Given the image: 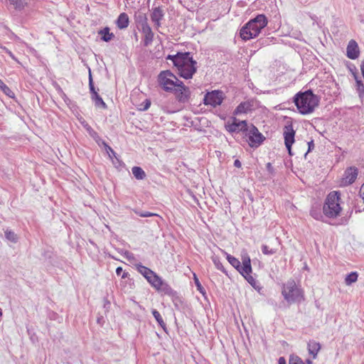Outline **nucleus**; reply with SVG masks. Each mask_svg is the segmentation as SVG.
<instances>
[{
    "label": "nucleus",
    "instance_id": "nucleus-1",
    "mask_svg": "<svg viewBox=\"0 0 364 364\" xmlns=\"http://www.w3.org/2000/svg\"><path fill=\"white\" fill-rule=\"evenodd\" d=\"M161 88L173 94L180 103H188L191 100L190 88L169 70L161 71Z\"/></svg>",
    "mask_w": 364,
    "mask_h": 364
},
{
    "label": "nucleus",
    "instance_id": "nucleus-2",
    "mask_svg": "<svg viewBox=\"0 0 364 364\" xmlns=\"http://www.w3.org/2000/svg\"><path fill=\"white\" fill-rule=\"evenodd\" d=\"M163 55L166 60H170L176 68L178 75L186 80L191 79L197 72V62L193 60L190 52H177L173 55Z\"/></svg>",
    "mask_w": 364,
    "mask_h": 364
},
{
    "label": "nucleus",
    "instance_id": "nucleus-3",
    "mask_svg": "<svg viewBox=\"0 0 364 364\" xmlns=\"http://www.w3.org/2000/svg\"><path fill=\"white\" fill-rule=\"evenodd\" d=\"M294 102L301 114L312 113L319 105L320 98L314 94L311 90L297 92L294 98Z\"/></svg>",
    "mask_w": 364,
    "mask_h": 364
},
{
    "label": "nucleus",
    "instance_id": "nucleus-4",
    "mask_svg": "<svg viewBox=\"0 0 364 364\" xmlns=\"http://www.w3.org/2000/svg\"><path fill=\"white\" fill-rule=\"evenodd\" d=\"M267 23L268 20L264 14H258L242 27L240 35L245 41L254 38L259 35L262 28L267 26Z\"/></svg>",
    "mask_w": 364,
    "mask_h": 364
},
{
    "label": "nucleus",
    "instance_id": "nucleus-5",
    "mask_svg": "<svg viewBox=\"0 0 364 364\" xmlns=\"http://www.w3.org/2000/svg\"><path fill=\"white\" fill-rule=\"evenodd\" d=\"M340 196L341 193L338 191H331L328 194L322 209L326 218H336L340 215L342 210Z\"/></svg>",
    "mask_w": 364,
    "mask_h": 364
},
{
    "label": "nucleus",
    "instance_id": "nucleus-6",
    "mask_svg": "<svg viewBox=\"0 0 364 364\" xmlns=\"http://www.w3.org/2000/svg\"><path fill=\"white\" fill-rule=\"evenodd\" d=\"M282 294L288 303L301 301L304 299L302 290L294 279H289L283 284Z\"/></svg>",
    "mask_w": 364,
    "mask_h": 364
},
{
    "label": "nucleus",
    "instance_id": "nucleus-7",
    "mask_svg": "<svg viewBox=\"0 0 364 364\" xmlns=\"http://www.w3.org/2000/svg\"><path fill=\"white\" fill-rule=\"evenodd\" d=\"M242 137L244 139L245 142L248 143L252 148L258 147L265 139L262 134L260 133L258 129L252 124H249Z\"/></svg>",
    "mask_w": 364,
    "mask_h": 364
},
{
    "label": "nucleus",
    "instance_id": "nucleus-8",
    "mask_svg": "<svg viewBox=\"0 0 364 364\" xmlns=\"http://www.w3.org/2000/svg\"><path fill=\"white\" fill-rule=\"evenodd\" d=\"M227 259L240 273L243 272L247 274L252 271L251 260L247 253L242 256V264H241L240 262L237 258L228 254H227Z\"/></svg>",
    "mask_w": 364,
    "mask_h": 364
},
{
    "label": "nucleus",
    "instance_id": "nucleus-9",
    "mask_svg": "<svg viewBox=\"0 0 364 364\" xmlns=\"http://www.w3.org/2000/svg\"><path fill=\"white\" fill-rule=\"evenodd\" d=\"M249 124L246 120L240 121L236 117H232L231 122L228 121L225 124V129L230 133H236L240 136H242L247 129Z\"/></svg>",
    "mask_w": 364,
    "mask_h": 364
},
{
    "label": "nucleus",
    "instance_id": "nucleus-10",
    "mask_svg": "<svg viewBox=\"0 0 364 364\" xmlns=\"http://www.w3.org/2000/svg\"><path fill=\"white\" fill-rule=\"evenodd\" d=\"M295 131L291 122L287 123L283 129L284 144L290 156H292L291 146L294 143Z\"/></svg>",
    "mask_w": 364,
    "mask_h": 364
},
{
    "label": "nucleus",
    "instance_id": "nucleus-11",
    "mask_svg": "<svg viewBox=\"0 0 364 364\" xmlns=\"http://www.w3.org/2000/svg\"><path fill=\"white\" fill-rule=\"evenodd\" d=\"M223 100V93L220 90H213L205 95L203 103L205 105H210L215 107L220 105Z\"/></svg>",
    "mask_w": 364,
    "mask_h": 364
},
{
    "label": "nucleus",
    "instance_id": "nucleus-12",
    "mask_svg": "<svg viewBox=\"0 0 364 364\" xmlns=\"http://www.w3.org/2000/svg\"><path fill=\"white\" fill-rule=\"evenodd\" d=\"M358 175V169L355 166L348 167L343 173L341 183L343 186H347L353 183Z\"/></svg>",
    "mask_w": 364,
    "mask_h": 364
},
{
    "label": "nucleus",
    "instance_id": "nucleus-13",
    "mask_svg": "<svg viewBox=\"0 0 364 364\" xmlns=\"http://www.w3.org/2000/svg\"><path fill=\"white\" fill-rule=\"evenodd\" d=\"M280 245V241L278 237H275L270 245H262L261 247L262 252L266 255H272L276 254L279 250Z\"/></svg>",
    "mask_w": 364,
    "mask_h": 364
},
{
    "label": "nucleus",
    "instance_id": "nucleus-14",
    "mask_svg": "<svg viewBox=\"0 0 364 364\" xmlns=\"http://www.w3.org/2000/svg\"><path fill=\"white\" fill-rule=\"evenodd\" d=\"M359 48L358 43L354 40H350L346 48L347 57L350 59L355 60L359 56Z\"/></svg>",
    "mask_w": 364,
    "mask_h": 364
},
{
    "label": "nucleus",
    "instance_id": "nucleus-15",
    "mask_svg": "<svg viewBox=\"0 0 364 364\" xmlns=\"http://www.w3.org/2000/svg\"><path fill=\"white\" fill-rule=\"evenodd\" d=\"M134 19L136 27L139 30L144 28L145 27L149 26L147 24V18L144 13L142 11H137L134 14Z\"/></svg>",
    "mask_w": 364,
    "mask_h": 364
},
{
    "label": "nucleus",
    "instance_id": "nucleus-16",
    "mask_svg": "<svg viewBox=\"0 0 364 364\" xmlns=\"http://www.w3.org/2000/svg\"><path fill=\"white\" fill-rule=\"evenodd\" d=\"M307 348L309 353L312 355L313 358H316L321 349V344L318 342L311 340L307 343Z\"/></svg>",
    "mask_w": 364,
    "mask_h": 364
},
{
    "label": "nucleus",
    "instance_id": "nucleus-17",
    "mask_svg": "<svg viewBox=\"0 0 364 364\" xmlns=\"http://www.w3.org/2000/svg\"><path fill=\"white\" fill-rule=\"evenodd\" d=\"M310 215L315 220L326 223L323 213H321V208L318 205H313L310 210Z\"/></svg>",
    "mask_w": 364,
    "mask_h": 364
},
{
    "label": "nucleus",
    "instance_id": "nucleus-18",
    "mask_svg": "<svg viewBox=\"0 0 364 364\" xmlns=\"http://www.w3.org/2000/svg\"><path fill=\"white\" fill-rule=\"evenodd\" d=\"M129 16L126 13H122L118 16L116 23L119 29H124L129 26Z\"/></svg>",
    "mask_w": 364,
    "mask_h": 364
},
{
    "label": "nucleus",
    "instance_id": "nucleus-19",
    "mask_svg": "<svg viewBox=\"0 0 364 364\" xmlns=\"http://www.w3.org/2000/svg\"><path fill=\"white\" fill-rule=\"evenodd\" d=\"M97 33L100 36L101 40L105 42H109L114 38V33L109 32V28L108 27L100 30Z\"/></svg>",
    "mask_w": 364,
    "mask_h": 364
},
{
    "label": "nucleus",
    "instance_id": "nucleus-20",
    "mask_svg": "<svg viewBox=\"0 0 364 364\" xmlns=\"http://www.w3.org/2000/svg\"><path fill=\"white\" fill-rule=\"evenodd\" d=\"M251 105L248 102H243L240 103L233 112L234 115H238L242 113H247L250 111Z\"/></svg>",
    "mask_w": 364,
    "mask_h": 364
},
{
    "label": "nucleus",
    "instance_id": "nucleus-21",
    "mask_svg": "<svg viewBox=\"0 0 364 364\" xmlns=\"http://www.w3.org/2000/svg\"><path fill=\"white\" fill-rule=\"evenodd\" d=\"M82 124L89 135L94 139L98 144H100L102 139L99 136L98 134L86 122H82Z\"/></svg>",
    "mask_w": 364,
    "mask_h": 364
},
{
    "label": "nucleus",
    "instance_id": "nucleus-22",
    "mask_svg": "<svg viewBox=\"0 0 364 364\" xmlns=\"http://www.w3.org/2000/svg\"><path fill=\"white\" fill-rule=\"evenodd\" d=\"M144 35V45H149L152 41L154 37V33L151 31V29L149 26L145 27L144 28L141 29Z\"/></svg>",
    "mask_w": 364,
    "mask_h": 364
},
{
    "label": "nucleus",
    "instance_id": "nucleus-23",
    "mask_svg": "<svg viewBox=\"0 0 364 364\" xmlns=\"http://www.w3.org/2000/svg\"><path fill=\"white\" fill-rule=\"evenodd\" d=\"M170 297H171L176 309L181 310V309H183V307H184L183 301L177 292L173 294Z\"/></svg>",
    "mask_w": 364,
    "mask_h": 364
},
{
    "label": "nucleus",
    "instance_id": "nucleus-24",
    "mask_svg": "<svg viewBox=\"0 0 364 364\" xmlns=\"http://www.w3.org/2000/svg\"><path fill=\"white\" fill-rule=\"evenodd\" d=\"M150 273L151 274H148L146 279L153 285V287L156 288V290H159V278L151 270Z\"/></svg>",
    "mask_w": 364,
    "mask_h": 364
},
{
    "label": "nucleus",
    "instance_id": "nucleus-25",
    "mask_svg": "<svg viewBox=\"0 0 364 364\" xmlns=\"http://www.w3.org/2000/svg\"><path fill=\"white\" fill-rule=\"evenodd\" d=\"M353 76L356 82V90L358 93L360 98L364 97V85L360 79H358L357 73H353Z\"/></svg>",
    "mask_w": 364,
    "mask_h": 364
},
{
    "label": "nucleus",
    "instance_id": "nucleus-26",
    "mask_svg": "<svg viewBox=\"0 0 364 364\" xmlns=\"http://www.w3.org/2000/svg\"><path fill=\"white\" fill-rule=\"evenodd\" d=\"M132 172L134 176L138 180H142L146 176L144 170L139 166H134L132 169Z\"/></svg>",
    "mask_w": 364,
    "mask_h": 364
},
{
    "label": "nucleus",
    "instance_id": "nucleus-27",
    "mask_svg": "<svg viewBox=\"0 0 364 364\" xmlns=\"http://www.w3.org/2000/svg\"><path fill=\"white\" fill-rule=\"evenodd\" d=\"M17 10H22L28 5V0H8Z\"/></svg>",
    "mask_w": 364,
    "mask_h": 364
},
{
    "label": "nucleus",
    "instance_id": "nucleus-28",
    "mask_svg": "<svg viewBox=\"0 0 364 364\" xmlns=\"http://www.w3.org/2000/svg\"><path fill=\"white\" fill-rule=\"evenodd\" d=\"M161 292H164V294L168 295V296H171L176 291L173 290L168 284L164 283L161 279Z\"/></svg>",
    "mask_w": 364,
    "mask_h": 364
},
{
    "label": "nucleus",
    "instance_id": "nucleus-29",
    "mask_svg": "<svg viewBox=\"0 0 364 364\" xmlns=\"http://www.w3.org/2000/svg\"><path fill=\"white\" fill-rule=\"evenodd\" d=\"M92 99L95 101L96 106L101 107L104 109L106 108V104L97 92H95L94 95H92Z\"/></svg>",
    "mask_w": 364,
    "mask_h": 364
},
{
    "label": "nucleus",
    "instance_id": "nucleus-30",
    "mask_svg": "<svg viewBox=\"0 0 364 364\" xmlns=\"http://www.w3.org/2000/svg\"><path fill=\"white\" fill-rule=\"evenodd\" d=\"M358 273L355 272H353L348 274L345 279V282L346 285H350L353 283L355 282L358 279Z\"/></svg>",
    "mask_w": 364,
    "mask_h": 364
},
{
    "label": "nucleus",
    "instance_id": "nucleus-31",
    "mask_svg": "<svg viewBox=\"0 0 364 364\" xmlns=\"http://www.w3.org/2000/svg\"><path fill=\"white\" fill-rule=\"evenodd\" d=\"M212 261L218 269L222 271L223 273H225L226 275H228V273H227L225 267H223V264L221 263V262L220 260V258L218 256H213Z\"/></svg>",
    "mask_w": 364,
    "mask_h": 364
},
{
    "label": "nucleus",
    "instance_id": "nucleus-32",
    "mask_svg": "<svg viewBox=\"0 0 364 364\" xmlns=\"http://www.w3.org/2000/svg\"><path fill=\"white\" fill-rule=\"evenodd\" d=\"M4 233H5V237L8 240H9L14 243L17 242L18 237H17L16 234H15L14 232L7 229L5 230Z\"/></svg>",
    "mask_w": 364,
    "mask_h": 364
},
{
    "label": "nucleus",
    "instance_id": "nucleus-33",
    "mask_svg": "<svg viewBox=\"0 0 364 364\" xmlns=\"http://www.w3.org/2000/svg\"><path fill=\"white\" fill-rule=\"evenodd\" d=\"M0 89L9 97H12L13 92L7 87L4 82L0 79Z\"/></svg>",
    "mask_w": 364,
    "mask_h": 364
},
{
    "label": "nucleus",
    "instance_id": "nucleus-34",
    "mask_svg": "<svg viewBox=\"0 0 364 364\" xmlns=\"http://www.w3.org/2000/svg\"><path fill=\"white\" fill-rule=\"evenodd\" d=\"M252 272H248L247 274L241 272L240 274L245 278V279L250 284L255 287L256 284L255 279L250 274Z\"/></svg>",
    "mask_w": 364,
    "mask_h": 364
},
{
    "label": "nucleus",
    "instance_id": "nucleus-35",
    "mask_svg": "<svg viewBox=\"0 0 364 364\" xmlns=\"http://www.w3.org/2000/svg\"><path fill=\"white\" fill-rule=\"evenodd\" d=\"M153 10L152 21L158 26L159 25V7H155Z\"/></svg>",
    "mask_w": 364,
    "mask_h": 364
},
{
    "label": "nucleus",
    "instance_id": "nucleus-36",
    "mask_svg": "<svg viewBox=\"0 0 364 364\" xmlns=\"http://www.w3.org/2000/svg\"><path fill=\"white\" fill-rule=\"evenodd\" d=\"M289 364H304V363L298 355H291L289 358Z\"/></svg>",
    "mask_w": 364,
    "mask_h": 364
},
{
    "label": "nucleus",
    "instance_id": "nucleus-37",
    "mask_svg": "<svg viewBox=\"0 0 364 364\" xmlns=\"http://www.w3.org/2000/svg\"><path fill=\"white\" fill-rule=\"evenodd\" d=\"M137 269L141 274L144 276L145 278L147 277L148 274H151L150 273L151 269L141 264H139L137 266Z\"/></svg>",
    "mask_w": 364,
    "mask_h": 364
},
{
    "label": "nucleus",
    "instance_id": "nucleus-38",
    "mask_svg": "<svg viewBox=\"0 0 364 364\" xmlns=\"http://www.w3.org/2000/svg\"><path fill=\"white\" fill-rule=\"evenodd\" d=\"M102 142V144L105 146V149L107 151V152L109 154V157H112L111 154H112L113 156H115V152L109 146L107 145L104 141H101L100 143Z\"/></svg>",
    "mask_w": 364,
    "mask_h": 364
},
{
    "label": "nucleus",
    "instance_id": "nucleus-39",
    "mask_svg": "<svg viewBox=\"0 0 364 364\" xmlns=\"http://www.w3.org/2000/svg\"><path fill=\"white\" fill-rule=\"evenodd\" d=\"M89 86H90V92H91L92 95H94L95 92H97V91L95 89L93 82H92V77H91V74H90Z\"/></svg>",
    "mask_w": 364,
    "mask_h": 364
},
{
    "label": "nucleus",
    "instance_id": "nucleus-40",
    "mask_svg": "<svg viewBox=\"0 0 364 364\" xmlns=\"http://www.w3.org/2000/svg\"><path fill=\"white\" fill-rule=\"evenodd\" d=\"M194 281H195V284L197 287L198 290H199L201 293H203V287L200 284V283L198 279L196 277V274H194Z\"/></svg>",
    "mask_w": 364,
    "mask_h": 364
},
{
    "label": "nucleus",
    "instance_id": "nucleus-41",
    "mask_svg": "<svg viewBox=\"0 0 364 364\" xmlns=\"http://www.w3.org/2000/svg\"><path fill=\"white\" fill-rule=\"evenodd\" d=\"M314 146H314V140H311V141H309L308 142V151L306 153V155L307 154V153H309L311 151H312L314 149Z\"/></svg>",
    "mask_w": 364,
    "mask_h": 364
},
{
    "label": "nucleus",
    "instance_id": "nucleus-42",
    "mask_svg": "<svg viewBox=\"0 0 364 364\" xmlns=\"http://www.w3.org/2000/svg\"><path fill=\"white\" fill-rule=\"evenodd\" d=\"M125 255H126V257L127 259L129 261V262H132L134 259V256L132 253L131 252H125Z\"/></svg>",
    "mask_w": 364,
    "mask_h": 364
},
{
    "label": "nucleus",
    "instance_id": "nucleus-43",
    "mask_svg": "<svg viewBox=\"0 0 364 364\" xmlns=\"http://www.w3.org/2000/svg\"><path fill=\"white\" fill-rule=\"evenodd\" d=\"M125 255H126V257L127 259L129 261V262H132L134 259V256L132 253L131 252H125Z\"/></svg>",
    "mask_w": 364,
    "mask_h": 364
},
{
    "label": "nucleus",
    "instance_id": "nucleus-44",
    "mask_svg": "<svg viewBox=\"0 0 364 364\" xmlns=\"http://www.w3.org/2000/svg\"><path fill=\"white\" fill-rule=\"evenodd\" d=\"M153 315L156 318V321L159 323V313L156 310L153 311Z\"/></svg>",
    "mask_w": 364,
    "mask_h": 364
},
{
    "label": "nucleus",
    "instance_id": "nucleus-45",
    "mask_svg": "<svg viewBox=\"0 0 364 364\" xmlns=\"http://www.w3.org/2000/svg\"><path fill=\"white\" fill-rule=\"evenodd\" d=\"M234 166L237 168H240L242 166V164L239 159H235L234 161Z\"/></svg>",
    "mask_w": 364,
    "mask_h": 364
},
{
    "label": "nucleus",
    "instance_id": "nucleus-46",
    "mask_svg": "<svg viewBox=\"0 0 364 364\" xmlns=\"http://www.w3.org/2000/svg\"><path fill=\"white\" fill-rule=\"evenodd\" d=\"M267 169L269 172L272 173L273 172V166H272L271 163L267 164Z\"/></svg>",
    "mask_w": 364,
    "mask_h": 364
},
{
    "label": "nucleus",
    "instance_id": "nucleus-47",
    "mask_svg": "<svg viewBox=\"0 0 364 364\" xmlns=\"http://www.w3.org/2000/svg\"><path fill=\"white\" fill-rule=\"evenodd\" d=\"M151 102L149 100L146 101V104L143 108H141V110H146L150 107Z\"/></svg>",
    "mask_w": 364,
    "mask_h": 364
},
{
    "label": "nucleus",
    "instance_id": "nucleus-48",
    "mask_svg": "<svg viewBox=\"0 0 364 364\" xmlns=\"http://www.w3.org/2000/svg\"><path fill=\"white\" fill-rule=\"evenodd\" d=\"M151 215H157V214L151 213L149 212H145L141 215L142 217H149Z\"/></svg>",
    "mask_w": 364,
    "mask_h": 364
},
{
    "label": "nucleus",
    "instance_id": "nucleus-49",
    "mask_svg": "<svg viewBox=\"0 0 364 364\" xmlns=\"http://www.w3.org/2000/svg\"><path fill=\"white\" fill-rule=\"evenodd\" d=\"M278 364H286V360L284 357H280L278 360Z\"/></svg>",
    "mask_w": 364,
    "mask_h": 364
},
{
    "label": "nucleus",
    "instance_id": "nucleus-50",
    "mask_svg": "<svg viewBox=\"0 0 364 364\" xmlns=\"http://www.w3.org/2000/svg\"><path fill=\"white\" fill-rule=\"evenodd\" d=\"M122 271H123V270H122V268L121 267H117V269H116V273H117V275H119H119H121V274H122Z\"/></svg>",
    "mask_w": 364,
    "mask_h": 364
},
{
    "label": "nucleus",
    "instance_id": "nucleus-51",
    "mask_svg": "<svg viewBox=\"0 0 364 364\" xmlns=\"http://www.w3.org/2000/svg\"><path fill=\"white\" fill-rule=\"evenodd\" d=\"M360 70H361L363 77L364 78V60L362 61V63L360 65Z\"/></svg>",
    "mask_w": 364,
    "mask_h": 364
},
{
    "label": "nucleus",
    "instance_id": "nucleus-52",
    "mask_svg": "<svg viewBox=\"0 0 364 364\" xmlns=\"http://www.w3.org/2000/svg\"><path fill=\"white\" fill-rule=\"evenodd\" d=\"M161 328H162L165 331H166V324L163 321V320L161 318Z\"/></svg>",
    "mask_w": 364,
    "mask_h": 364
},
{
    "label": "nucleus",
    "instance_id": "nucleus-53",
    "mask_svg": "<svg viewBox=\"0 0 364 364\" xmlns=\"http://www.w3.org/2000/svg\"><path fill=\"white\" fill-rule=\"evenodd\" d=\"M306 364H312V361L310 359L306 360Z\"/></svg>",
    "mask_w": 364,
    "mask_h": 364
},
{
    "label": "nucleus",
    "instance_id": "nucleus-54",
    "mask_svg": "<svg viewBox=\"0 0 364 364\" xmlns=\"http://www.w3.org/2000/svg\"><path fill=\"white\" fill-rule=\"evenodd\" d=\"M126 277H127V273H123V274L122 275V277L125 278Z\"/></svg>",
    "mask_w": 364,
    "mask_h": 364
},
{
    "label": "nucleus",
    "instance_id": "nucleus-55",
    "mask_svg": "<svg viewBox=\"0 0 364 364\" xmlns=\"http://www.w3.org/2000/svg\"><path fill=\"white\" fill-rule=\"evenodd\" d=\"M2 316V311L0 309V316Z\"/></svg>",
    "mask_w": 364,
    "mask_h": 364
}]
</instances>
